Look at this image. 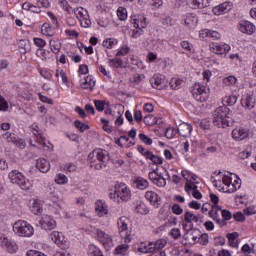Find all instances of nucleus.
<instances>
[{"instance_id": "f257e3e1", "label": "nucleus", "mask_w": 256, "mask_h": 256, "mask_svg": "<svg viewBox=\"0 0 256 256\" xmlns=\"http://www.w3.org/2000/svg\"><path fill=\"white\" fill-rule=\"evenodd\" d=\"M213 124L215 127L225 129V127H231L233 125V118L229 108L221 106L217 108L213 113Z\"/></svg>"}, {"instance_id": "f03ea898", "label": "nucleus", "mask_w": 256, "mask_h": 256, "mask_svg": "<svg viewBox=\"0 0 256 256\" xmlns=\"http://www.w3.org/2000/svg\"><path fill=\"white\" fill-rule=\"evenodd\" d=\"M109 159H111V156H109V152L101 148L93 150L88 155V160L90 161V163H95L94 167L95 169H97V171L105 169V167H107V163H109Z\"/></svg>"}, {"instance_id": "7ed1b4c3", "label": "nucleus", "mask_w": 256, "mask_h": 256, "mask_svg": "<svg viewBox=\"0 0 256 256\" xmlns=\"http://www.w3.org/2000/svg\"><path fill=\"white\" fill-rule=\"evenodd\" d=\"M8 177L11 183L18 185L22 191H30L31 187H33L31 181L23 173L19 172V170H12Z\"/></svg>"}, {"instance_id": "20e7f679", "label": "nucleus", "mask_w": 256, "mask_h": 256, "mask_svg": "<svg viewBox=\"0 0 256 256\" xmlns=\"http://www.w3.org/2000/svg\"><path fill=\"white\" fill-rule=\"evenodd\" d=\"M210 95L211 89H209V87L199 83L194 84L192 88V96L196 101H199L200 103H205L209 101Z\"/></svg>"}, {"instance_id": "39448f33", "label": "nucleus", "mask_w": 256, "mask_h": 256, "mask_svg": "<svg viewBox=\"0 0 256 256\" xmlns=\"http://www.w3.org/2000/svg\"><path fill=\"white\" fill-rule=\"evenodd\" d=\"M118 233L124 242L131 243V230L129 229V219L125 216H121L118 221Z\"/></svg>"}, {"instance_id": "423d86ee", "label": "nucleus", "mask_w": 256, "mask_h": 256, "mask_svg": "<svg viewBox=\"0 0 256 256\" xmlns=\"http://www.w3.org/2000/svg\"><path fill=\"white\" fill-rule=\"evenodd\" d=\"M13 231L16 235H19V237H31L34 233L33 226L22 220L14 223Z\"/></svg>"}, {"instance_id": "0eeeda50", "label": "nucleus", "mask_w": 256, "mask_h": 256, "mask_svg": "<svg viewBox=\"0 0 256 256\" xmlns=\"http://www.w3.org/2000/svg\"><path fill=\"white\" fill-rule=\"evenodd\" d=\"M116 195L117 199H120L124 203L131 201V190L127 188L125 183L116 184Z\"/></svg>"}, {"instance_id": "6e6552de", "label": "nucleus", "mask_w": 256, "mask_h": 256, "mask_svg": "<svg viewBox=\"0 0 256 256\" xmlns=\"http://www.w3.org/2000/svg\"><path fill=\"white\" fill-rule=\"evenodd\" d=\"M50 239L52 241H54V243L56 245H58V247H60V249H69V242L67 240H65V236H63L62 233L57 232V231H53L50 234Z\"/></svg>"}, {"instance_id": "1a4fd4ad", "label": "nucleus", "mask_w": 256, "mask_h": 256, "mask_svg": "<svg viewBox=\"0 0 256 256\" xmlns=\"http://www.w3.org/2000/svg\"><path fill=\"white\" fill-rule=\"evenodd\" d=\"M96 235L98 237V240L102 243L103 247L109 251L111 247H113V238L109 236V234L103 232V230H97Z\"/></svg>"}, {"instance_id": "9d476101", "label": "nucleus", "mask_w": 256, "mask_h": 256, "mask_svg": "<svg viewBox=\"0 0 256 256\" xmlns=\"http://www.w3.org/2000/svg\"><path fill=\"white\" fill-rule=\"evenodd\" d=\"M39 225L45 231H52V229H55V227H57V222L53 219V217L49 215H44L39 221Z\"/></svg>"}, {"instance_id": "9b49d317", "label": "nucleus", "mask_w": 256, "mask_h": 256, "mask_svg": "<svg viewBox=\"0 0 256 256\" xmlns=\"http://www.w3.org/2000/svg\"><path fill=\"white\" fill-rule=\"evenodd\" d=\"M0 245L1 247H4L8 253H17V243L8 240L5 236H0Z\"/></svg>"}, {"instance_id": "f8f14e48", "label": "nucleus", "mask_w": 256, "mask_h": 256, "mask_svg": "<svg viewBox=\"0 0 256 256\" xmlns=\"http://www.w3.org/2000/svg\"><path fill=\"white\" fill-rule=\"evenodd\" d=\"M145 199H147V201H149V203L156 209H159L161 206V196H159L155 191H147L145 193Z\"/></svg>"}, {"instance_id": "ddd939ff", "label": "nucleus", "mask_w": 256, "mask_h": 256, "mask_svg": "<svg viewBox=\"0 0 256 256\" xmlns=\"http://www.w3.org/2000/svg\"><path fill=\"white\" fill-rule=\"evenodd\" d=\"M95 211L98 217H107L109 215V206L103 200H98L95 204Z\"/></svg>"}, {"instance_id": "4468645a", "label": "nucleus", "mask_w": 256, "mask_h": 256, "mask_svg": "<svg viewBox=\"0 0 256 256\" xmlns=\"http://www.w3.org/2000/svg\"><path fill=\"white\" fill-rule=\"evenodd\" d=\"M241 105L242 107H244V109H248V111H251V109H255V105H256L255 96L251 94H247L244 98H242Z\"/></svg>"}, {"instance_id": "2eb2a0df", "label": "nucleus", "mask_w": 256, "mask_h": 256, "mask_svg": "<svg viewBox=\"0 0 256 256\" xmlns=\"http://www.w3.org/2000/svg\"><path fill=\"white\" fill-rule=\"evenodd\" d=\"M150 83L154 89H165V79L161 74H155L151 79Z\"/></svg>"}, {"instance_id": "dca6fc26", "label": "nucleus", "mask_w": 256, "mask_h": 256, "mask_svg": "<svg viewBox=\"0 0 256 256\" xmlns=\"http://www.w3.org/2000/svg\"><path fill=\"white\" fill-rule=\"evenodd\" d=\"M232 137L235 141H243L249 137V132L245 128H235L232 131Z\"/></svg>"}, {"instance_id": "f3484780", "label": "nucleus", "mask_w": 256, "mask_h": 256, "mask_svg": "<svg viewBox=\"0 0 256 256\" xmlns=\"http://www.w3.org/2000/svg\"><path fill=\"white\" fill-rule=\"evenodd\" d=\"M191 131H193V126H191V124L183 122L178 126V133L180 137H191Z\"/></svg>"}, {"instance_id": "a211bd4d", "label": "nucleus", "mask_w": 256, "mask_h": 256, "mask_svg": "<svg viewBox=\"0 0 256 256\" xmlns=\"http://www.w3.org/2000/svg\"><path fill=\"white\" fill-rule=\"evenodd\" d=\"M211 51L216 55H224L225 53H229V51H231V46H229V44H213Z\"/></svg>"}, {"instance_id": "6ab92c4d", "label": "nucleus", "mask_w": 256, "mask_h": 256, "mask_svg": "<svg viewBox=\"0 0 256 256\" xmlns=\"http://www.w3.org/2000/svg\"><path fill=\"white\" fill-rule=\"evenodd\" d=\"M36 169L40 171V173H47L49 169H51V164L45 158H39L36 160Z\"/></svg>"}, {"instance_id": "aec40b11", "label": "nucleus", "mask_w": 256, "mask_h": 256, "mask_svg": "<svg viewBox=\"0 0 256 256\" xmlns=\"http://www.w3.org/2000/svg\"><path fill=\"white\" fill-rule=\"evenodd\" d=\"M231 11V3L224 2L213 8L214 15H223L224 13H229Z\"/></svg>"}, {"instance_id": "412c9836", "label": "nucleus", "mask_w": 256, "mask_h": 256, "mask_svg": "<svg viewBox=\"0 0 256 256\" xmlns=\"http://www.w3.org/2000/svg\"><path fill=\"white\" fill-rule=\"evenodd\" d=\"M255 29V25L249 21H245L239 26V31H241V33H246L247 35H253V33H255Z\"/></svg>"}, {"instance_id": "4be33fe9", "label": "nucleus", "mask_w": 256, "mask_h": 256, "mask_svg": "<svg viewBox=\"0 0 256 256\" xmlns=\"http://www.w3.org/2000/svg\"><path fill=\"white\" fill-rule=\"evenodd\" d=\"M32 129L35 141H37V143L45 145V135L39 130V126L37 124H34L32 126Z\"/></svg>"}, {"instance_id": "5701e85b", "label": "nucleus", "mask_w": 256, "mask_h": 256, "mask_svg": "<svg viewBox=\"0 0 256 256\" xmlns=\"http://www.w3.org/2000/svg\"><path fill=\"white\" fill-rule=\"evenodd\" d=\"M184 221L185 223H191V222H195V223H203V220H201L199 218V216L197 215H194L193 212L191 211H187L185 214H184Z\"/></svg>"}, {"instance_id": "b1692460", "label": "nucleus", "mask_w": 256, "mask_h": 256, "mask_svg": "<svg viewBox=\"0 0 256 256\" xmlns=\"http://www.w3.org/2000/svg\"><path fill=\"white\" fill-rule=\"evenodd\" d=\"M81 87L83 89H90V91H93V88L95 87V80H93V76H86Z\"/></svg>"}, {"instance_id": "393cba45", "label": "nucleus", "mask_w": 256, "mask_h": 256, "mask_svg": "<svg viewBox=\"0 0 256 256\" xmlns=\"http://www.w3.org/2000/svg\"><path fill=\"white\" fill-rule=\"evenodd\" d=\"M134 185H136L137 189H140L141 191H143V189H147V187H149V182L147 181V179L143 177H137L134 180Z\"/></svg>"}, {"instance_id": "a878e982", "label": "nucleus", "mask_w": 256, "mask_h": 256, "mask_svg": "<svg viewBox=\"0 0 256 256\" xmlns=\"http://www.w3.org/2000/svg\"><path fill=\"white\" fill-rule=\"evenodd\" d=\"M132 23L134 24L135 29H145V27H147V18H134Z\"/></svg>"}, {"instance_id": "bb28decb", "label": "nucleus", "mask_w": 256, "mask_h": 256, "mask_svg": "<svg viewBox=\"0 0 256 256\" xmlns=\"http://www.w3.org/2000/svg\"><path fill=\"white\" fill-rule=\"evenodd\" d=\"M55 29L51 24L44 23L42 25V34L46 35V37H53L55 35Z\"/></svg>"}, {"instance_id": "cd10ccee", "label": "nucleus", "mask_w": 256, "mask_h": 256, "mask_svg": "<svg viewBox=\"0 0 256 256\" xmlns=\"http://www.w3.org/2000/svg\"><path fill=\"white\" fill-rule=\"evenodd\" d=\"M209 217H211V219H213L214 221H216L217 225L223 226L225 225V220L219 218V212H217V210H210L208 212Z\"/></svg>"}, {"instance_id": "c85d7f7f", "label": "nucleus", "mask_w": 256, "mask_h": 256, "mask_svg": "<svg viewBox=\"0 0 256 256\" xmlns=\"http://www.w3.org/2000/svg\"><path fill=\"white\" fill-rule=\"evenodd\" d=\"M135 213H138V215H149V208L145 203L140 202L135 207Z\"/></svg>"}, {"instance_id": "c756f323", "label": "nucleus", "mask_w": 256, "mask_h": 256, "mask_svg": "<svg viewBox=\"0 0 256 256\" xmlns=\"http://www.w3.org/2000/svg\"><path fill=\"white\" fill-rule=\"evenodd\" d=\"M18 47L21 49L20 53H27V51H31V43L27 39L20 40Z\"/></svg>"}, {"instance_id": "7c9ffc66", "label": "nucleus", "mask_w": 256, "mask_h": 256, "mask_svg": "<svg viewBox=\"0 0 256 256\" xmlns=\"http://www.w3.org/2000/svg\"><path fill=\"white\" fill-rule=\"evenodd\" d=\"M30 209L34 213V215H41L43 213V206L37 200H35L32 203V206L30 207Z\"/></svg>"}, {"instance_id": "2f4dec72", "label": "nucleus", "mask_w": 256, "mask_h": 256, "mask_svg": "<svg viewBox=\"0 0 256 256\" xmlns=\"http://www.w3.org/2000/svg\"><path fill=\"white\" fill-rule=\"evenodd\" d=\"M140 253H155V248H153V242H150L148 245L141 244L138 248Z\"/></svg>"}, {"instance_id": "473e14b6", "label": "nucleus", "mask_w": 256, "mask_h": 256, "mask_svg": "<svg viewBox=\"0 0 256 256\" xmlns=\"http://www.w3.org/2000/svg\"><path fill=\"white\" fill-rule=\"evenodd\" d=\"M236 178L238 180H235L234 183L232 182L231 187L226 190V193H235L237 189H241V178L238 175H236Z\"/></svg>"}, {"instance_id": "72a5a7b5", "label": "nucleus", "mask_w": 256, "mask_h": 256, "mask_svg": "<svg viewBox=\"0 0 256 256\" xmlns=\"http://www.w3.org/2000/svg\"><path fill=\"white\" fill-rule=\"evenodd\" d=\"M143 121L145 125H148V127H153V125L157 123V117H155L153 114H149L143 118Z\"/></svg>"}, {"instance_id": "f704fd0d", "label": "nucleus", "mask_w": 256, "mask_h": 256, "mask_svg": "<svg viewBox=\"0 0 256 256\" xmlns=\"http://www.w3.org/2000/svg\"><path fill=\"white\" fill-rule=\"evenodd\" d=\"M165 245H167V240L159 239L155 243H153L152 249H154V252L161 251V249H164Z\"/></svg>"}, {"instance_id": "c9c22d12", "label": "nucleus", "mask_w": 256, "mask_h": 256, "mask_svg": "<svg viewBox=\"0 0 256 256\" xmlns=\"http://www.w3.org/2000/svg\"><path fill=\"white\" fill-rule=\"evenodd\" d=\"M74 126L76 127V129H78V131H80V133H85V131L90 129L89 125H87L79 120H76L74 122Z\"/></svg>"}, {"instance_id": "e433bc0d", "label": "nucleus", "mask_w": 256, "mask_h": 256, "mask_svg": "<svg viewBox=\"0 0 256 256\" xmlns=\"http://www.w3.org/2000/svg\"><path fill=\"white\" fill-rule=\"evenodd\" d=\"M129 251V246L127 244H121L115 248L114 255H123Z\"/></svg>"}, {"instance_id": "4c0bfd02", "label": "nucleus", "mask_w": 256, "mask_h": 256, "mask_svg": "<svg viewBox=\"0 0 256 256\" xmlns=\"http://www.w3.org/2000/svg\"><path fill=\"white\" fill-rule=\"evenodd\" d=\"M103 47L106 49H113V45H117V39L115 38H107L102 42Z\"/></svg>"}, {"instance_id": "58836bf2", "label": "nucleus", "mask_w": 256, "mask_h": 256, "mask_svg": "<svg viewBox=\"0 0 256 256\" xmlns=\"http://www.w3.org/2000/svg\"><path fill=\"white\" fill-rule=\"evenodd\" d=\"M109 102L103 100H94V105L97 111H105V107Z\"/></svg>"}, {"instance_id": "ea45409f", "label": "nucleus", "mask_w": 256, "mask_h": 256, "mask_svg": "<svg viewBox=\"0 0 256 256\" xmlns=\"http://www.w3.org/2000/svg\"><path fill=\"white\" fill-rule=\"evenodd\" d=\"M50 45V49L51 51H53L54 53H59L60 49H61V43L57 40H51L49 42Z\"/></svg>"}, {"instance_id": "a19ab883", "label": "nucleus", "mask_w": 256, "mask_h": 256, "mask_svg": "<svg viewBox=\"0 0 256 256\" xmlns=\"http://www.w3.org/2000/svg\"><path fill=\"white\" fill-rule=\"evenodd\" d=\"M4 139H6L7 143H14L17 141V139L19 138L18 136H16L15 133H9V132H6L4 135H3Z\"/></svg>"}, {"instance_id": "79ce46f5", "label": "nucleus", "mask_w": 256, "mask_h": 256, "mask_svg": "<svg viewBox=\"0 0 256 256\" xmlns=\"http://www.w3.org/2000/svg\"><path fill=\"white\" fill-rule=\"evenodd\" d=\"M148 159H149L150 161H152V163H153L154 165H163V158H161V157H159V156H157V155H154L153 152L150 154V156L148 157Z\"/></svg>"}, {"instance_id": "37998d69", "label": "nucleus", "mask_w": 256, "mask_h": 256, "mask_svg": "<svg viewBox=\"0 0 256 256\" xmlns=\"http://www.w3.org/2000/svg\"><path fill=\"white\" fill-rule=\"evenodd\" d=\"M182 83H183V80L177 79V78H172L170 80V87H171V89L177 90L181 87Z\"/></svg>"}, {"instance_id": "c03bdc74", "label": "nucleus", "mask_w": 256, "mask_h": 256, "mask_svg": "<svg viewBox=\"0 0 256 256\" xmlns=\"http://www.w3.org/2000/svg\"><path fill=\"white\" fill-rule=\"evenodd\" d=\"M69 180L67 179V176H65V174H58L55 178V183H57L58 185H65L67 184Z\"/></svg>"}, {"instance_id": "a18cd8bd", "label": "nucleus", "mask_w": 256, "mask_h": 256, "mask_svg": "<svg viewBox=\"0 0 256 256\" xmlns=\"http://www.w3.org/2000/svg\"><path fill=\"white\" fill-rule=\"evenodd\" d=\"M110 67H114L115 69H119L120 67H123V60L120 58H114L110 59Z\"/></svg>"}, {"instance_id": "49530a36", "label": "nucleus", "mask_w": 256, "mask_h": 256, "mask_svg": "<svg viewBox=\"0 0 256 256\" xmlns=\"http://www.w3.org/2000/svg\"><path fill=\"white\" fill-rule=\"evenodd\" d=\"M224 101L229 107H233L237 103V97L235 95L226 96Z\"/></svg>"}, {"instance_id": "de8ad7c7", "label": "nucleus", "mask_w": 256, "mask_h": 256, "mask_svg": "<svg viewBox=\"0 0 256 256\" xmlns=\"http://www.w3.org/2000/svg\"><path fill=\"white\" fill-rule=\"evenodd\" d=\"M117 15H118V19H120V21H125L127 19V9L119 8L117 10Z\"/></svg>"}, {"instance_id": "09e8293b", "label": "nucleus", "mask_w": 256, "mask_h": 256, "mask_svg": "<svg viewBox=\"0 0 256 256\" xmlns=\"http://www.w3.org/2000/svg\"><path fill=\"white\" fill-rule=\"evenodd\" d=\"M153 183L157 187H165L167 185V180L160 175Z\"/></svg>"}, {"instance_id": "8fccbe9b", "label": "nucleus", "mask_w": 256, "mask_h": 256, "mask_svg": "<svg viewBox=\"0 0 256 256\" xmlns=\"http://www.w3.org/2000/svg\"><path fill=\"white\" fill-rule=\"evenodd\" d=\"M224 85H235L237 83V78L235 76H228L223 79Z\"/></svg>"}, {"instance_id": "3c124183", "label": "nucleus", "mask_w": 256, "mask_h": 256, "mask_svg": "<svg viewBox=\"0 0 256 256\" xmlns=\"http://www.w3.org/2000/svg\"><path fill=\"white\" fill-rule=\"evenodd\" d=\"M175 135H177V130H175V128L173 127L167 128L165 132V137H167V139H173Z\"/></svg>"}, {"instance_id": "603ef678", "label": "nucleus", "mask_w": 256, "mask_h": 256, "mask_svg": "<svg viewBox=\"0 0 256 256\" xmlns=\"http://www.w3.org/2000/svg\"><path fill=\"white\" fill-rule=\"evenodd\" d=\"M234 221H238L239 223H243L245 221V214L243 212H236L233 214Z\"/></svg>"}, {"instance_id": "864d4df0", "label": "nucleus", "mask_w": 256, "mask_h": 256, "mask_svg": "<svg viewBox=\"0 0 256 256\" xmlns=\"http://www.w3.org/2000/svg\"><path fill=\"white\" fill-rule=\"evenodd\" d=\"M139 139L142 143H145V145H153V139L148 138L145 134H139Z\"/></svg>"}, {"instance_id": "5fc2aeb1", "label": "nucleus", "mask_w": 256, "mask_h": 256, "mask_svg": "<svg viewBox=\"0 0 256 256\" xmlns=\"http://www.w3.org/2000/svg\"><path fill=\"white\" fill-rule=\"evenodd\" d=\"M222 221H224V225H225V221H231V219L233 218V214H231V212L229 210H222Z\"/></svg>"}, {"instance_id": "6e6d98bb", "label": "nucleus", "mask_w": 256, "mask_h": 256, "mask_svg": "<svg viewBox=\"0 0 256 256\" xmlns=\"http://www.w3.org/2000/svg\"><path fill=\"white\" fill-rule=\"evenodd\" d=\"M214 245L215 247H223V245H225V237H215L214 238Z\"/></svg>"}, {"instance_id": "4d7b16f0", "label": "nucleus", "mask_w": 256, "mask_h": 256, "mask_svg": "<svg viewBox=\"0 0 256 256\" xmlns=\"http://www.w3.org/2000/svg\"><path fill=\"white\" fill-rule=\"evenodd\" d=\"M192 9H203V0H191Z\"/></svg>"}, {"instance_id": "13d9d810", "label": "nucleus", "mask_w": 256, "mask_h": 256, "mask_svg": "<svg viewBox=\"0 0 256 256\" xmlns=\"http://www.w3.org/2000/svg\"><path fill=\"white\" fill-rule=\"evenodd\" d=\"M14 145H16V147H18L19 149H25V147H27V143L25 142V140L19 137L14 142Z\"/></svg>"}, {"instance_id": "bf43d9fd", "label": "nucleus", "mask_w": 256, "mask_h": 256, "mask_svg": "<svg viewBox=\"0 0 256 256\" xmlns=\"http://www.w3.org/2000/svg\"><path fill=\"white\" fill-rule=\"evenodd\" d=\"M138 151L141 153V155H143V157H145V159H148L152 153L151 151L145 149L143 146H138Z\"/></svg>"}, {"instance_id": "052dcab7", "label": "nucleus", "mask_w": 256, "mask_h": 256, "mask_svg": "<svg viewBox=\"0 0 256 256\" xmlns=\"http://www.w3.org/2000/svg\"><path fill=\"white\" fill-rule=\"evenodd\" d=\"M9 109V103L5 101L3 96H0V111H7Z\"/></svg>"}, {"instance_id": "680f3d73", "label": "nucleus", "mask_w": 256, "mask_h": 256, "mask_svg": "<svg viewBox=\"0 0 256 256\" xmlns=\"http://www.w3.org/2000/svg\"><path fill=\"white\" fill-rule=\"evenodd\" d=\"M198 241L200 245H207L209 243V235L207 233L202 234L199 238Z\"/></svg>"}, {"instance_id": "e2e57ef3", "label": "nucleus", "mask_w": 256, "mask_h": 256, "mask_svg": "<svg viewBox=\"0 0 256 256\" xmlns=\"http://www.w3.org/2000/svg\"><path fill=\"white\" fill-rule=\"evenodd\" d=\"M64 170L68 171V173H73L74 171H77V166L74 163H68L65 164Z\"/></svg>"}, {"instance_id": "0e129e2a", "label": "nucleus", "mask_w": 256, "mask_h": 256, "mask_svg": "<svg viewBox=\"0 0 256 256\" xmlns=\"http://www.w3.org/2000/svg\"><path fill=\"white\" fill-rule=\"evenodd\" d=\"M172 212L174 215H181L183 213V208H181V205L179 204H173Z\"/></svg>"}, {"instance_id": "69168bd1", "label": "nucleus", "mask_w": 256, "mask_h": 256, "mask_svg": "<svg viewBox=\"0 0 256 256\" xmlns=\"http://www.w3.org/2000/svg\"><path fill=\"white\" fill-rule=\"evenodd\" d=\"M170 235L174 239H179L181 237V230H179V228H173L170 231Z\"/></svg>"}, {"instance_id": "338daca9", "label": "nucleus", "mask_w": 256, "mask_h": 256, "mask_svg": "<svg viewBox=\"0 0 256 256\" xmlns=\"http://www.w3.org/2000/svg\"><path fill=\"white\" fill-rule=\"evenodd\" d=\"M140 35H143V29L136 28L135 30L132 31L131 37L133 39H139Z\"/></svg>"}, {"instance_id": "774afa93", "label": "nucleus", "mask_w": 256, "mask_h": 256, "mask_svg": "<svg viewBox=\"0 0 256 256\" xmlns=\"http://www.w3.org/2000/svg\"><path fill=\"white\" fill-rule=\"evenodd\" d=\"M244 213L245 215H256V208L255 206H249L247 208L244 209Z\"/></svg>"}]
</instances>
